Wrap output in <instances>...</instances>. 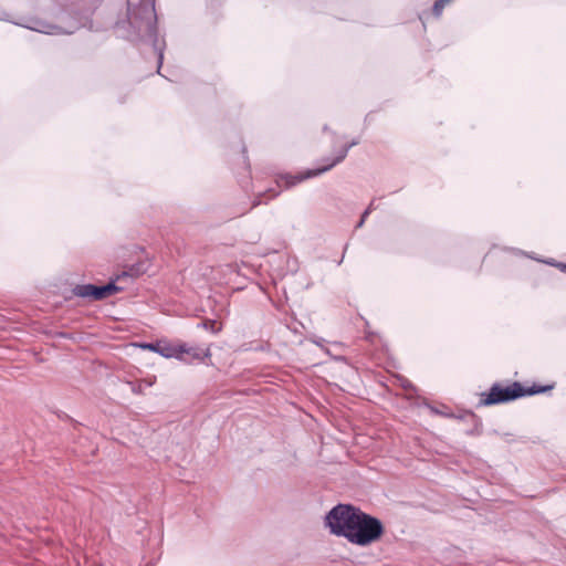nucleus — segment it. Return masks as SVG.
<instances>
[{
    "label": "nucleus",
    "instance_id": "obj_1",
    "mask_svg": "<svg viewBox=\"0 0 566 566\" xmlns=\"http://www.w3.org/2000/svg\"><path fill=\"white\" fill-rule=\"evenodd\" d=\"M325 525L332 534L363 547L377 542L385 531L379 518L350 504L334 506L325 516Z\"/></svg>",
    "mask_w": 566,
    "mask_h": 566
},
{
    "label": "nucleus",
    "instance_id": "obj_2",
    "mask_svg": "<svg viewBox=\"0 0 566 566\" xmlns=\"http://www.w3.org/2000/svg\"><path fill=\"white\" fill-rule=\"evenodd\" d=\"M142 348L157 353L165 358H176L184 363H191L192 360L203 361L205 358L210 357L209 348L201 349L196 346H188L186 343H170L168 340H157L153 343H145Z\"/></svg>",
    "mask_w": 566,
    "mask_h": 566
},
{
    "label": "nucleus",
    "instance_id": "obj_3",
    "mask_svg": "<svg viewBox=\"0 0 566 566\" xmlns=\"http://www.w3.org/2000/svg\"><path fill=\"white\" fill-rule=\"evenodd\" d=\"M157 14L155 0H142L138 6L128 9V23L135 38L148 36L157 43Z\"/></svg>",
    "mask_w": 566,
    "mask_h": 566
},
{
    "label": "nucleus",
    "instance_id": "obj_4",
    "mask_svg": "<svg viewBox=\"0 0 566 566\" xmlns=\"http://www.w3.org/2000/svg\"><path fill=\"white\" fill-rule=\"evenodd\" d=\"M531 396V387H525L518 381H512L507 385L494 382L490 389L481 394V406H493L514 401L518 398Z\"/></svg>",
    "mask_w": 566,
    "mask_h": 566
},
{
    "label": "nucleus",
    "instance_id": "obj_5",
    "mask_svg": "<svg viewBox=\"0 0 566 566\" xmlns=\"http://www.w3.org/2000/svg\"><path fill=\"white\" fill-rule=\"evenodd\" d=\"M359 144V140L358 139H353L349 144L345 145L336 155L335 158L333 159H327V164L321 168H316V169H313V170H308L304 176H300V177H295L292 181H287V186H293L295 185L296 182L298 181H302L306 178H311V177H315V176H318L325 171H328L329 169H332L334 166H336L337 164L342 163L347 154H348V150L358 145Z\"/></svg>",
    "mask_w": 566,
    "mask_h": 566
},
{
    "label": "nucleus",
    "instance_id": "obj_6",
    "mask_svg": "<svg viewBox=\"0 0 566 566\" xmlns=\"http://www.w3.org/2000/svg\"><path fill=\"white\" fill-rule=\"evenodd\" d=\"M20 25L44 34H63L72 33L71 31H64L61 27L52 24L39 18H30L27 23H20Z\"/></svg>",
    "mask_w": 566,
    "mask_h": 566
},
{
    "label": "nucleus",
    "instance_id": "obj_7",
    "mask_svg": "<svg viewBox=\"0 0 566 566\" xmlns=\"http://www.w3.org/2000/svg\"><path fill=\"white\" fill-rule=\"evenodd\" d=\"M72 293L81 298H90L93 301L105 300L102 286L94 284H77L72 289Z\"/></svg>",
    "mask_w": 566,
    "mask_h": 566
},
{
    "label": "nucleus",
    "instance_id": "obj_8",
    "mask_svg": "<svg viewBox=\"0 0 566 566\" xmlns=\"http://www.w3.org/2000/svg\"><path fill=\"white\" fill-rule=\"evenodd\" d=\"M123 287L120 286H117L115 284V281H111L108 282L107 284L105 285H102V291H103V294H104V297L107 298L108 296L122 291Z\"/></svg>",
    "mask_w": 566,
    "mask_h": 566
},
{
    "label": "nucleus",
    "instance_id": "obj_9",
    "mask_svg": "<svg viewBox=\"0 0 566 566\" xmlns=\"http://www.w3.org/2000/svg\"><path fill=\"white\" fill-rule=\"evenodd\" d=\"M555 387V384H548V385H541L533 381V396L545 394L549 390H552Z\"/></svg>",
    "mask_w": 566,
    "mask_h": 566
},
{
    "label": "nucleus",
    "instance_id": "obj_10",
    "mask_svg": "<svg viewBox=\"0 0 566 566\" xmlns=\"http://www.w3.org/2000/svg\"><path fill=\"white\" fill-rule=\"evenodd\" d=\"M451 0H437L433 4L432 12L436 17H440L444 7L450 2Z\"/></svg>",
    "mask_w": 566,
    "mask_h": 566
},
{
    "label": "nucleus",
    "instance_id": "obj_11",
    "mask_svg": "<svg viewBox=\"0 0 566 566\" xmlns=\"http://www.w3.org/2000/svg\"><path fill=\"white\" fill-rule=\"evenodd\" d=\"M140 273L142 271L139 270V266H132L127 271H124L122 274L117 275L116 280H122L123 277L126 276H138Z\"/></svg>",
    "mask_w": 566,
    "mask_h": 566
},
{
    "label": "nucleus",
    "instance_id": "obj_12",
    "mask_svg": "<svg viewBox=\"0 0 566 566\" xmlns=\"http://www.w3.org/2000/svg\"><path fill=\"white\" fill-rule=\"evenodd\" d=\"M132 391L136 395H140L144 392L143 382H129Z\"/></svg>",
    "mask_w": 566,
    "mask_h": 566
},
{
    "label": "nucleus",
    "instance_id": "obj_13",
    "mask_svg": "<svg viewBox=\"0 0 566 566\" xmlns=\"http://www.w3.org/2000/svg\"><path fill=\"white\" fill-rule=\"evenodd\" d=\"M163 60H164V52H163V50H159V52H158V70L161 67Z\"/></svg>",
    "mask_w": 566,
    "mask_h": 566
},
{
    "label": "nucleus",
    "instance_id": "obj_14",
    "mask_svg": "<svg viewBox=\"0 0 566 566\" xmlns=\"http://www.w3.org/2000/svg\"><path fill=\"white\" fill-rule=\"evenodd\" d=\"M554 265L557 266L562 272H566V263L556 262Z\"/></svg>",
    "mask_w": 566,
    "mask_h": 566
},
{
    "label": "nucleus",
    "instance_id": "obj_15",
    "mask_svg": "<svg viewBox=\"0 0 566 566\" xmlns=\"http://www.w3.org/2000/svg\"><path fill=\"white\" fill-rule=\"evenodd\" d=\"M375 209H376L375 200H371L370 203L368 205V207L366 208V210L369 211V213H370Z\"/></svg>",
    "mask_w": 566,
    "mask_h": 566
},
{
    "label": "nucleus",
    "instance_id": "obj_16",
    "mask_svg": "<svg viewBox=\"0 0 566 566\" xmlns=\"http://www.w3.org/2000/svg\"><path fill=\"white\" fill-rule=\"evenodd\" d=\"M369 216V211L365 210L360 217V220L366 221L367 217Z\"/></svg>",
    "mask_w": 566,
    "mask_h": 566
},
{
    "label": "nucleus",
    "instance_id": "obj_17",
    "mask_svg": "<svg viewBox=\"0 0 566 566\" xmlns=\"http://www.w3.org/2000/svg\"><path fill=\"white\" fill-rule=\"evenodd\" d=\"M142 382H143V385L145 384L146 386L150 387V386H153L154 380H143Z\"/></svg>",
    "mask_w": 566,
    "mask_h": 566
},
{
    "label": "nucleus",
    "instance_id": "obj_18",
    "mask_svg": "<svg viewBox=\"0 0 566 566\" xmlns=\"http://www.w3.org/2000/svg\"><path fill=\"white\" fill-rule=\"evenodd\" d=\"M364 223H365V221L359 220V221H358V223H357V226H356V228H361V227L364 226Z\"/></svg>",
    "mask_w": 566,
    "mask_h": 566
},
{
    "label": "nucleus",
    "instance_id": "obj_19",
    "mask_svg": "<svg viewBox=\"0 0 566 566\" xmlns=\"http://www.w3.org/2000/svg\"><path fill=\"white\" fill-rule=\"evenodd\" d=\"M261 202H262V201H261L260 199H259V200H255V201L253 202V207H255V206L260 205Z\"/></svg>",
    "mask_w": 566,
    "mask_h": 566
},
{
    "label": "nucleus",
    "instance_id": "obj_20",
    "mask_svg": "<svg viewBox=\"0 0 566 566\" xmlns=\"http://www.w3.org/2000/svg\"><path fill=\"white\" fill-rule=\"evenodd\" d=\"M214 324H216L214 322H211L210 325H209V328H211L213 332H216L214 328H213Z\"/></svg>",
    "mask_w": 566,
    "mask_h": 566
},
{
    "label": "nucleus",
    "instance_id": "obj_21",
    "mask_svg": "<svg viewBox=\"0 0 566 566\" xmlns=\"http://www.w3.org/2000/svg\"><path fill=\"white\" fill-rule=\"evenodd\" d=\"M214 324H216L214 322H211L210 325H209V328H211L213 332H216L214 328H213Z\"/></svg>",
    "mask_w": 566,
    "mask_h": 566
},
{
    "label": "nucleus",
    "instance_id": "obj_22",
    "mask_svg": "<svg viewBox=\"0 0 566 566\" xmlns=\"http://www.w3.org/2000/svg\"><path fill=\"white\" fill-rule=\"evenodd\" d=\"M279 195V192H273L272 197L271 198H274Z\"/></svg>",
    "mask_w": 566,
    "mask_h": 566
}]
</instances>
